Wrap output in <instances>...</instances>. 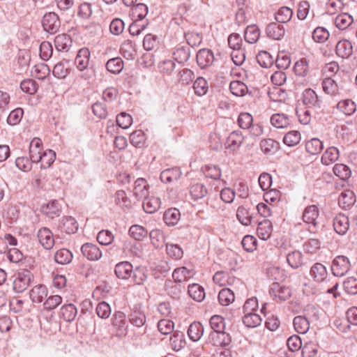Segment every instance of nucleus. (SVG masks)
<instances>
[{"instance_id": "1", "label": "nucleus", "mask_w": 357, "mask_h": 357, "mask_svg": "<svg viewBox=\"0 0 357 357\" xmlns=\"http://www.w3.org/2000/svg\"><path fill=\"white\" fill-rule=\"evenodd\" d=\"M90 56L89 50L86 47H83L78 51L75 59V64L77 68L82 72L80 77L85 80L91 79L93 74V70L88 68Z\"/></svg>"}, {"instance_id": "2", "label": "nucleus", "mask_w": 357, "mask_h": 357, "mask_svg": "<svg viewBox=\"0 0 357 357\" xmlns=\"http://www.w3.org/2000/svg\"><path fill=\"white\" fill-rule=\"evenodd\" d=\"M111 325L116 336L124 337L127 335L128 324L124 312L116 311L111 318Z\"/></svg>"}, {"instance_id": "3", "label": "nucleus", "mask_w": 357, "mask_h": 357, "mask_svg": "<svg viewBox=\"0 0 357 357\" xmlns=\"http://www.w3.org/2000/svg\"><path fill=\"white\" fill-rule=\"evenodd\" d=\"M32 274L27 269L19 271L14 276L13 289L17 293H21L26 290L30 284Z\"/></svg>"}, {"instance_id": "4", "label": "nucleus", "mask_w": 357, "mask_h": 357, "mask_svg": "<svg viewBox=\"0 0 357 357\" xmlns=\"http://www.w3.org/2000/svg\"><path fill=\"white\" fill-rule=\"evenodd\" d=\"M350 267L351 264L349 259L345 256L339 255L333 260L331 271L333 275L342 277L349 271Z\"/></svg>"}, {"instance_id": "5", "label": "nucleus", "mask_w": 357, "mask_h": 357, "mask_svg": "<svg viewBox=\"0 0 357 357\" xmlns=\"http://www.w3.org/2000/svg\"><path fill=\"white\" fill-rule=\"evenodd\" d=\"M42 25L45 31L54 33L59 30L61 22L58 15L55 13L50 12L44 15Z\"/></svg>"}, {"instance_id": "6", "label": "nucleus", "mask_w": 357, "mask_h": 357, "mask_svg": "<svg viewBox=\"0 0 357 357\" xmlns=\"http://www.w3.org/2000/svg\"><path fill=\"white\" fill-rule=\"evenodd\" d=\"M319 217V211L316 205H310L307 206L303 213L302 219L303 222L309 225V229L312 227L315 229L317 227V220Z\"/></svg>"}, {"instance_id": "7", "label": "nucleus", "mask_w": 357, "mask_h": 357, "mask_svg": "<svg viewBox=\"0 0 357 357\" xmlns=\"http://www.w3.org/2000/svg\"><path fill=\"white\" fill-rule=\"evenodd\" d=\"M310 276L317 283H321L326 280L328 273L326 267L321 263L317 262L310 269Z\"/></svg>"}, {"instance_id": "8", "label": "nucleus", "mask_w": 357, "mask_h": 357, "mask_svg": "<svg viewBox=\"0 0 357 357\" xmlns=\"http://www.w3.org/2000/svg\"><path fill=\"white\" fill-rule=\"evenodd\" d=\"M82 255L90 261H97L102 257V251L98 245L91 243H86L81 247Z\"/></svg>"}, {"instance_id": "9", "label": "nucleus", "mask_w": 357, "mask_h": 357, "mask_svg": "<svg viewBox=\"0 0 357 357\" xmlns=\"http://www.w3.org/2000/svg\"><path fill=\"white\" fill-rule=\"evenodd\" d=\"M271 294L279 301H286L291 297V291L289 287L273 282L270 288Z\"/></svg>"}, {"instance_id": "10", "label": "nucleus", "mask_w": 357, "mask_h": 357, "mask_svg": "<svg viewBox=\"0 0 357 357\" xmlns=\"http://www.w3.org/2000/svg\"><path fill=\"white\" fill-rule=\"evenodd\" d=\"M43 144L39 138H33L29 145V157L33 162H39L43 155Z\"/></svg>"}, {"instance_id": "11", "label": "nucleus", "mask_w": 357, "mask_h": 357, "mask_svg": "<svg viewBox=\"0 0 357 357\" xmlns=\"http://www.w3.org/2000/svg\"><path fill=\"white\" fill-rule=\"evenodd\" d=\"M213 52L208 49H202L197 54V62L201 68L211 66L214 61Z\"/></svg>"}, {"instance_id": "12", "label": "nucleus", "mask_w": 357, "mask_h": 357, "mask_svg": "<svg viewBox=\"0 0 357 357\" xmlns=\"http://www.w3.org/2000/svg\"><path fill=\"white\" fill-rule=\"evenodd\" d=\"M38 238L41 245L46 250H50L54 245V239L52 231L43 227L39 229Z\"/></svg>"}, {"instance_id": "13", "label": "nucleus", "mask_w": 357, "mask_h": 357, "mask_svg": "<svg viewBox=\"0 0 357 357\" xmlns=\"http://www.w3.org/2000/svg\"><path fill=\"white\" fill-rule=\"evenodd\" d=\"M303 102L309 108H319L321 102L317 93L311 89L303 91Z\"/></svg>"}, {"instance_id": "14", "label": "nucleus", "mask_w": 357, "mask_h": 357, "mask_svg": "<svg viewBox=\"0 0 357 357\" xmlns=\"http://www.w3.org/2000/svg\"><path fill=\"white\" fill-rule=\"evenodd\" d=\"M209 338L212 344L217 347H227L230 344L231 338L229 333L223 332L211 333Z\"/></svg>"}, {"instance_id": "15", "label": "nucleus", "mask_w": 357, "mask_h": 357, "mask_svg": "<svg viewBox=\"0 0 357 357\" xmlns=\"http://www.w3.org/2000/svg\"><path fill=\"white\" fill-rule=\"evenodd\" d=\"M266 33L270 38L280 40L285 34V29L283 25L272 22L266 26Z\"/></svg>"}, {"instance_id": "16", "label": "nucleus", "mask_w": 357, "mask_h": 357, "mask_svg": "<svg viewBox=\"0 0 357 357\" xmlns=\"http://www.w3.org/2000/svg\"><path fill=\"white\" fill-rule=\"evenodd\" d=\"M322 88L324 91L331 96H336L341 94L342 87L333 79L328 77L323 80Z\"/></svg>"}, {"instance_id": "17", "label": "nucleus", "mask_w": 357, "mask_h": 357, "mask_svg": "<svg viewBox=\"0 0 357 357\" xmlns=\"http://www.w3.org/2000/svg\"><path fill=\"white\" fill-rule=\"evenodd\" d=\"M335 51L338 56L342 59H347L353 53L352 44L348 40H341L336 45Z\"/></svg>"}, {"instance_id": "18", "label": "nucleus", "mask_w": 357, "mask_h": 357, "mask_svg": "<svg viewBox=\"0 0 357 357\" xmlns=\"http://www.w3.org/2000/svg\"><path fill=\"white\" fill-rule=\"evenodd\" d=\"M40 211L44 215L53 219L55 217L59 216L61 211L59 203L54 200L42 205Z\"/></svg>"}, {"instance_id": "19", "label": "nucleus", "mask_w": 357, "mask_h": 357, "mask_svg": "<svg viewBox=\"0 0 357 357\" xmlns=\"http://www.w3.org/2000/svg\"><path fill=\"white\" fill-rule=\"evenodd\" d=\"M333 227L337 234H344L349 229V218L343 214L337 215L333 220Z\"/></svg>"}, {"instance_id": "20", "label": "nucleus", "mask_w": 357, "mask_h": 357, "mask_svg": "<svg viewBox=\"0 0 357 357\" xmlns=\"http://www.w3.org/2000/svg\"><path fill=\"white\" fill-rule=\"evenodd\" d=\"M114 271L119 278L128 279L132 274V266L128 261H122L116 265Z\"/></svg>"}, {"instance_id": "21", "label": "nucleus", "mask_w": 357, "mask_h": 357, "mask_svg": "<svg viewBox=\"0 0 357 357\" xmlns=\"http://www.w3.org/2000/svg\"><path fill=\"white\" fill-rule=\"evenodd\" d=\"M273 226L269 220L261 221L257 227V233L258 236L262 240L268 239L272 234Z\"/></svg>"}, {"instance_id": "22", "label": "nucleus", "mask_w": 357, "mask_h": 357, "mask_svg": "<svg viewBox=\"0 0 357 357\" xmlns=\"http://www.w3.org/2000/svg\"><path fill=\"white\" fill-rule=\"evenodd\" d=\"M181 176L179 168L174 167L163 170L160 174V180L165 183L177 181Z\"/></svg>"}, {"instance_id": "23", "label": "nucleus", "mask_w": 357, "mask_h": 357, "mask_svg": "<svg viewBox=\"0 0 357 357\" xmlns=\"http://www.w3.org/2000/svg\"><path fill=\"white\" fill-rule=\"evenodd\" d=\"M340 156L338 149L335 146L328 147L321 156V162L324 165H329L337 160Z\"/></svg>"}, {"instance_id": "24", "label": "nucleus", "mask_w": 357, "mask_h": 357, "mask_svg": "<svg viewBox=\"0 0 357 357\" xmlns=\"http://www.w3.org/2000/svg\"><path fill=\"white\" fill-rule=\"evenodd\" d=\"M214 282L219 286L232 285L236 278L225 271H218L213 277Z\"/></svg>"}, {"instance_id": "25", "label": "nucleus", "mask_w": 357, "mask_h": 357, "mask_svg": "<svg viewBox=\"0 0 357 357\" xmlns=\"http://www.w3.org/2000/svg\"><path fill=\"white\" fill-rule=\"evenodd\" d=\"M133 194L139 200L147 197L149 191L145 179L139 178L135 181Z\"/></svg>"}, {"instance_id": "26", "label": "nucleus", "mask_w": 357, "mask_h": 357, "mask_svg": "<svg viewBox=\"0 0 357 357\" xmlns=\"http://www.w3.org/2000/svg\"><path fill=\"white\" fill-rule=\"evenodd\" d=\"M72 45V39L70 36L62 33L55 37L54 45L59 51H68Z\"/></svg>"}, {"instance_id": "27", "label": "nucleus", "mask_w": 357, "mask_h": 357, "mask_svg": "<svg viewBox=\"0 0 357 357\" xmlns=\"http://www.w3.org/2000/svg\"><path fill=\"white\" fill-rule=\"evenodd\" d=\"M61 229L66 234H75L78 229L77 222L71 216L63 217L61 222Z\"/></svg>"}, {"instance_id": "28", "label": "nucleus", "mask_w": 357, "mask_h": 357, "mask_svg": "<svg viewBox=\"0 0 357 357\" xmlns=\"http://www.w3.org/2000/svg\"><path fill=\"white\" fill-rule=\"evenodd\" d=\"M47 296V289L45 285L35 286L30 291V298L34 303H41Z\"/></svg>"}, {"instance_id": "29", "label": "nucleus", "mask_w": 357, "mask_h": 357, "mask_svg": "<svg viewBox=\"0 0 357 357\" xmlns=\"http://www.w3.org/2000/svg\"><path fill=\"white\" fill-rule=\"evenodd\" d=\"M356 201V196L351 190L343 191L338 198V204L342 208H347L352 206Z\"/></svg>"}, {"instance_id": "30", "label": "nucleus", "mask_w": 357, "mask_h": 357, "mask_svg": "<svg viewBox=\"0 0 357 357\" xmlns=\"http://www.w3.org/2000/svg\"><path fill=\"white\" fill-rule=\"evenodd\" d=\"M61 317L67 322L73 321L77 316V310L73 304L64 305L60 310Z\"/></svg>"}, {"instance_id": "31", "label": "nucleus", "mask_w": 357, "mask_h": 357, "mask_svg": "<svg viewBox=\"0 0 357 357\" xmlns=\"http://www.w3.org/2000/svg\"><path fill=\"white\" fill-rule=\"evenodd\" d=\"M160 200L158 197H146L143 202V208L147 213H153L160 207Z\"/></svg>"}, {"instance_id": "32", "label": "nucleus", "mask_w": 357, "mask_h": 357, "mask_svg": "<svg viewBox=\"0 0 357 357\" xmlns=\"http://www.w3.org/2000/svg\"><path fill=\"white\" fill-rule=\"evenodd\" d=\"M271 123L273 126L277 128H284L290 125V120L287 114L277 113L271 116Z\"/></svg>"}, {"instance_id": "33", "label": "nucleus", "mask_w": 357, "mask_h": 357, "mask_svg": "<svg viewBox=\"0 0 357 357\" xmlns=\"http://www.w3.org/2000/svg\"><path fill=\"white\" fill-rule=\"evenodd\" d=\"M204 333V327L199 322L192 323L188 330L189 338L194 342L198 341Z\"/></svg>"}, {"instance_id": "34", "label": "nucleus", "mask_w": 357, "mask_h": 357, "mask_svg": "<svg viewBox=\"0 0 357 357\" xmlns=\"http://www.w3.org/2000/svg\"><path fill=\"white\" fill-rule=\"evenodd\" d=\"M170 345L175 351H180L186 344L184 334L181 332H175L170 337Z\"/></svg>"}, {"instance_id": "35", "label": "nucleus", "mask_w": 357, "mask_h": 357, "mask_svg": "<svg viewBox=\"0 0 357 357\" xmlns=\"http://www.w3.org/2000/svg\"><path fill=\"white\" fill-rule=\"evenodd\" d=\"M287 261L293 268H298L303 265L302 253L298 250H294L287 255Z\"/></svg>"}, {"instance_id": "36", "label": "nucleus", "mask_w": 357, "mask_h": 357, "mask_svg": "<svg viewBox=\"0 0 357 357\" xmlns=\"http://www.w3.org/2000/svg\"><path fill=\"white\" fill-rule=\"evenodd\" d=\"M120 52L125 59L128 60L133 59L136 56L134 43L130 40L124 41L121 45Z\"/></svg>"}, {"instance_id": "37", "label": "nucleus", "mask_w": 357, "mask_h": 357, "mask_svg": "<svg viewBox=\"0 0 357 357\" xmlns=\"http://www.w3.org/2000/svg\"><path fill=\"white\" fill-rule=\"evenodd\" d=\"M69 70V61L68 60H63L57 63L52 70L54 77L59 79H63L68 75Z\"/></svg>"}, {"instance_id": "38", "label": "nucleus", "mask_w": 357, "mask_h": 357, "mask_svg": "<svg viewBox=\"0 0 357 357\" xmlns=\"http://www.w3.org/2000/svg\"><path fill=\"white\" fill-rule=\"evenodd\" d=\"M260 148L263 153L272 155L279 149V143L272 139H264L260 142Z\"/></svg>"}, {"instance_id": "39", "label": "nucleus", "mask_w": 357, "mask_h": 357, "mask_svg": "<svg viewBox=\"0 0 357 357\" xmlns=\"http://www.w3.org/2000/svg\"><path fill=\"white\" fill-rule=\"evenodd\" d=\"M259 36L260 31L255 24L248 26L244 33L245 40L250 44L255 43L259 40Z\"/></svg>"}, {"instance_id": "40", "label": "nucleus", "mask_w": 357, "mask_h": 357, "mask_svg": "<svg viewBox=\"0 0 357 357\" xmlns=\"http://www.w3.org/2000/svg\"><path fill=\"white\" fill-rule=\"evenodd\" d=\"M293 324L296 331L301 334H305L310 328V323L307 319L303 316L294 317Z\"/></svg>"}, {"instance_id": "41", "label": "nucleus", "mask_w": 357, "mask_h": 357, "mask_svg": "<svg viewBox=\"0 0 357 357\" xmlns=\"http://www.w3.org/2000/svg\"><path fill=\"white\" fill-rule=\"evenodd\" d=\"M190 194L195 201L203 199L208 194L206 187L202 183H196L190 187Z\"/></svg>"}, {"instance_id": "42", "label": "nucleus", "mask_w": 357, "mask_h": 357, "mask_svg": "<svg viewBox=\"0 0 357 357\" xmlns=\"http://www.w3.org/2000/svg\"><path fill=\"white\" fill-rule=\"evenodd\" d=\"M323 149V142L317 138H312L305 144L306 151L311 155L319 154Z\"/></svg>"}, {"instance_id": "43", "label": "nucleus", "mask_w": 357, "mask_h": 357, "mask_svg": "<svg viewBox=\"0 0 357 357\" xmlns=\"http://www.w3.org/2000/svg\"><path fill=\"white\" fill-rule=\"evenodd\" d=\"M180 212L175 208L167 210L164 213V221L169 226L175 225L180 219Z\"/></svg>"}, {"instance_id": "44", "label": "nucleus", "mask_w": 357, "mask_h": 357, "mask_svg": "<svg viewBox=\"0 0 357 357\" xmlns=\"http://www.w3.org/2000/svg\"><path fill=\"white\" fill-rule=\"evenodd\" d=\"M354 20L351 15L348 13H344L338 15L335 17V25L341 30H344L348 28L353 22Z\"/></svg>"}, {"instance_id": "45", "label": "nucleus", "mask_w": 357, "mask_h": 357, "mask_svg": "<svg viewBox=\"0 0 357 357\" xmlns=\"http://www.w3.org/2000/svg\"><path fill=\"white\" fill-rule=\"evenodd\" d=\"M188 294L195 301L200 302L205 298L204 289L198 284H192L188 286Z\"/></svg>"}, {"instance_id": "46", "label": "nucleus", "mask_w": 357, "mask_h": 357, "mask_svg": "<svg viewBox=\"0 0 357 357\" xmlns=\"http://www.w3.org/2000/svg\"><path fill=\"white\" fill-rule=\"evenodd\" d=\"M202 172L206 177L218 180L221 176V169L219 167L214 165H206L202 167Z\"/></svg>"}, {"instance_id": "47", "label": "nucleus", "mask_w": 357, "mask_h": 357, "mask_svg": "<svg viewBox=\"0 0 357 357\" xmlns=\"http://www.w3.org/2000/svg\"><path fill=\"white\" fill-rule=\"evenodd\" d=\"M192 275V271L185 267H179L174 271L172 278L176 282H181L190 279Z\"/></svg>"}, {"instance_id": "48", "label": "nucleus", "mask_w": 357, "mask_h": 357, "mask_svg": "<svg viewBox=\"0 0 357 357\" xmlns=\"http://www.w3.org/2000/svg\"><path fill=\"white\" fill-rule=\"evenodd\" d=\"M234 301V292L228 288L222 289L218 294V301L220 305L227 306Z\"/></svg>"}, {"instance_id": "49", "label": "nucleus", "mask_w": 357, "mask_h": 357, "mask_svg": "<svg viewBox=\"0 0 357 357\" xmlns=\"http://www.w3.org/2000/svg\"><path fill=\"white\" fill-rule=\"evenodd\" d=\"M337 107L340 112L348 116L354 114L356 109L355 102L349 99L340 101Z\"/></svg>"}, {"instance_id": "50", "label": "nucleus", "mask_w": 357, "mask_h": 357, "mask_svg": "<svg viewBox=\"0 0 357 357\" xmlns=\"http://www.w3.org/2000/svg\"><path fill=\"white\" fill-rule=\"evenodd\" d=\"M73 259V254L68 249H61L56 252L54 260L60 264H68Z\"/></svg>"}, {"instance_id": "51", "label": "nucleus", "mask_w": 357, "mask_h": 357, "mask_svg": "<svg viewBox=\"0 0 357 357\" xmlns=\"http://www.w3.org/2000/svg\"><path fill=\"white\" fill-rule=\"evenodd\" d=\"M106 68L111 73L119 74L123 68V62L119 57L113 58L107 62Z\"/></svg>"}, {"instance_id": "52", "label": "nucleus", "mask_w": 357, "mask_h": 357, "mask_svg": "<svg viewBox=\"0 0 357 357\" xmlns=\"http://www.w3.org/2000/svg\"><path fill=\"white\" fill-rule=\"evenodd\" d=\"M243 142L242 132L239 130H235L231 132L227 137V144L229 146L233 149L239 147Z\"/></svg>"}, {"instance_id": "53", "label": "nucleus", "mask_w": 357, "mask_h": 357, "mask_svg": "<svg viewBox=\"0 0 357 357\" xmlns=\"http://www.w3.org/2000/svg\"><path fill=\"white\" fill-rule=\"evenodd\" d=\"M210 326L213 331L212 333L223 332L225 329V319L220 315H213L210 319Z\"/></svg>"}, {"instance_id": "54", "label": "nucleus", "mask_w": 357, "mask_h": 357, "mask_svg": "<svg viewBox=\"0 0 357 357\" xmlns=\"http://www.w3.org/2000/svg\"><path fill=\"white\" fill-rule=\"evenodd\" d=\"M130 236L137 241L143 240L148 234V231L142 226L134 225L129 229Z\"/></svg>"}, {"instance_id": "55", "label": "nucleus", "mask_w": 357, "mask_h": 357, "mask_svg": "<svg viewBox=\"0 0 357 357\" xmlns=\"http://www.w3.org/2000/svg\"><path fill=\"white\" fill-rule=\"evenodd\" d=\"M301 139V133L296 130L288 132L283 138V142L288 146L297 145Z\"/></svg>"}, {"instance_id": "56", "label": "nucleus", "mask_w": 357, "mask_h": 357, "mask_svg": "<svg viewBox=\"0 0 357 357\" xmlns=\"http://www.w3.org/2000/svg\"><path fill=\"white\" fill-rule=\"evenodd\" d=\"M243 324L248 328H255L261 323V317L255 313H248L243 318Z\"/></svg>"}, {"instance_id": "57", "label": "nucleus", "mask_w": 357, "mask_h": 357, "mask_svg": "<svg viewBox=\"0 0 357 357\" xmlns=\"http://www.w3.org/2000/svg\"><path fill=\"white\" fill-rule=\"evenodd\" d=\"M229 89L232 94L236 96H243L248 91L247 86L240 81H232L229 84Z\"/></svg>"}, {"instance_id": "58", "label": "nucleus", "mask_w": 357, "mask_h": 357, "mask_svg": "<svg viewBox=\"0 0 357 357\" xmlns=\"http://www.w3.org/2000/svg\"><path fill=\"white\" fill-rule=\"evenodd\" d=\"M173 57L179 63L187 61L190 57L189 48L188 47L176 48L173 52Z\"/></svg>"}, {"instance_id": "59", "label": "nucleus", "mask_w": 357, "mask_h": 357, "mask_svg": "<svg viewBox=\"0 0 357 357\" xmlns=\"http://www.w3.org/2000/svg\"><path fill=\"white\" fill-rule=\"evenodd\" d=\"M132 273L133 280L137 284H142L147 278V270L145 267L138 266Z\"/></svg>"}, {"instance_id": "60", "label": "nucleus", "mask_w": 357, "mask_h": 357, "mask_svg": "<svg viewBox=\"0 0 357 357\" xmlns=\"http://www.w3.org/2000/svg\"><path fill=\"white\" fill-rule=\"evenodd\" d=\"M257 60L258 63L263 68L271 67L273 63V58L266 51H261L257 55Z\"/></svg>"}, {"instance_id": "61", "label": "nucleus", "mask_w": 357, "mask_h": 357, "mask_svg": "<svg viewBox=\"0 0 357 357\" xmlns=\"http://www.w3.org/2000/svg\"><path fill=\"white\" fill-rule=\"evenodd\" d=\"M129 321L137 327L142 326L146 322V317L142 312L133 311L128 316Z\"/></svg>"}, {"instance_id": "62", "label": "nucleus", "mask_w": 357, "mask_h": 357, "mask_svg": "<svg viewBox=\"0 0 357 357\" xmlns=\"http://www.w3.org/2000/svg\"><path fill=\"white\" fill-rule=\"evenodd\" d=\"M236 217L239 222L245 226H248L251 224L252 216L248 210L244 206H239L238 208Z\"/></svg>"}, {"instance_id": "63", "label": "nucleus", "mask_w": 357, "mask_h": 357, "mask_svg": "<svg viewBox=\"0 0 357 357\" xmlns=\"http://www.w3.org/2000/svg\"><path fill=\"white\" fill-rule=\"evenodd\" d=\"M293 15V11L288 7H282L275 14V20L280 23L288 22Z\"/></svg>"}, {"instance_id": "64", "label": "nucleus", "mask_w": 357, "mask_h": 357, "mask_svg": "<svg viewBox=\"0 0 357 357\" xmlns=\"http://www.w3.org/2000/svg\"><path fill=\"white\" fill-rule=\"evenodd\" d=\"M343 287L347 294L351 295L357 294V278L354 277L347 278L343 283Z\"/></svg>"}]
</instances>
